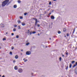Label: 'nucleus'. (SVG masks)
Returning a JSON list of instances; mask_svg holds the SVG:
<instances>
[{"instance_id":"nucleus-1","label":"nucleus","mask_w":77,"mask_h":77,"mask_svg":"<svg viewBox=\"0 0 77 77\" xmlns=\"http://www.w3.org/2000/svg\"><path fill=\"white\" fill-rule=\"evenodd\" d=\"M9 0H5L2 2V7H5L6 5H7V6L9 5Z\"/></svg>"},{"instance_id":"nucleus-2","label":"nucleus","mask_w":77,"mask_h":77,"mask_svg":"<svg viewBox=\"0 0 77 77\" xmlns=\"http://www.w3.org/2000/svg\"><path fill=\"white\" fill-rule=\"evenodd\" d=\"M23 70L22 69L20 68L18 69V71L19 73H21L23 72Z\"/></svg>"},{"instance_id":"nucleus-3","label":"nucleus","mask_w":77,"mask_h":77,"mask_svg":"<svg viewBox=\"0 0 77 77\" xmlns=\"http://www.w3.org/2000/svg\"><path fill=\"white\" fill-rule=\"evenodd\" d=\"M33 20H35V25L36 26V24H37V23H38V20H37V19H35V18H33Z\"/></svg>"},{"instance_id":"nucleus-4","label":"nucleus","mask_w":77,"mask_h":77,"mask_svg":"<svg viewBox=\"0 0 77 77\" xmlns=\"http://www.w3.org/2000/svg\"><path fill=\"white\" fill-rule=\"evenodd\" d=\"M32 33H33V34H35V33H36V32L34 31V32H30V35H31V34H32Z\"/></svg>"},{"instance_id":"nucleus-5","label":"nucleus","mask_w":77,"mask_h":77,"mask_svg":"<svg viewBox=\"0 0 77 77\" xmlns=\"http://www.w3.org/2000/svg\"><path fill=\"white\" fill-rule=\"evenodd\" d=\"M51 18L52 20H54V17L53 16H51Z\"/></svg>"},{"instance_id":"nucleus-6","label":"nucleus","mask_w":77,"mask_h":77,"mask_svg":"<svg viewBox=\"0 0 77 77\" xmlns=\"http://www.w3.org/2000/svg\"><path fill=\"white\" fill-rule=\"evenodd\" d=\"M14 68L15 70H17V69H18V67H17V66H15Z\"/></svg>"},{"instance_id":"nucleus-7","label":"nucleus","mask_w":77,"mask_h":77,"mask_svg":"<svg viewBox=\"0 0 77 77\" xmlns=\"http://www.w3.org/2000/svg\"><path fill=\"white\" fill-rule=\"evenodd\" d=\"M26 55H29V51H27L26 52Z\"/></svg>"},{"instance_id":"nucleus-8","label":"nucleus","mask_w":77,"mask_h":77,"mask_svg":"<svg viewBox=\"0 0 77 77\" xmlns=\"http://www.w3.org/2000/svg\"><path fill=\"white\" fill-rule=\"evenodd\" d=\"M23 60H24V62H27V60L25 59V58H24Z\"/></svg>"},{"instance_id":"nucleus-9","label":"nucleus","mask_w":77,"mask_h":77,"mask_svg":"<svg viewBox=\"0 0 77 77\" xmlns=\"http://www.w3.org/2000/svg\"><path fill=\"white\" fill-rule=\"evenodd\" d=\"M15 59H18V55H16V56H15Z\"/></svg>"},{"instance_id":"nucleus-10","label":"nucleus","mask_w":77,"mask_h":77,"mask_svg":"<svg viewBox=\"0 0 77 77\" xmlns=\"http://www.w3.org/2000/svg\"><path fill=\"white\" fill-rule=\"evenodd\" d=\"M75 72L76 74H77V68L75 69Z\"/></svg>"},{"instance_id":"nucleus-11","label":"nucleus","mask_w":77,"mask_h":77,"mask_svg":"<svg viewBox=\"0 0 77 77\" xmlns=\"http://www.w3.org/2000/svg\"><path fill=\"white\" fill-rule=\"evenodd\" d=\"M1 27H4V24H1Z\"/></svg>"},{"instance_id":"nucleus-12","label":"nucleus","mask_w":77,"mask_h":77,"mask_svg":"<svg viewBox=\"0 0 77 77\" xmlns=\"http://www.w3.org/2000/svg\"><path fill=\"white\" fill-rule=\"evenodd\" d=\"M17 2L18 3H21V1L20 0H18V1H17Z\"/></svg>"},{"instance_id":"nucleus-13","label":"nucleus","mask_w":77,"mask_h":77,"mask_svg":"<svg viewBox=\"0 0 77 77\" xmlns=\"http://www.w3.org/2000/svg\"><path fill=\"white\" fill-rule=\"evenodd\" d=\"M17 5H14V8H17Z\"/></svg>"},{"instance_id":"nucleus-14","label":"nucleus","mask_w":77,"mask_h":77,"mask_svg":"<svg viewBox=\"0 0 77 77\" xmlns=\"http://www.w3.org/2000/svg\"><path fill=\"white\" fill-rule=\"evenodd\" d=\"M22 26H25V23H22Z\"/></svg>"},{"instance_id":"nucleus-15","label":"nucleus","mask_w":77,"mask_h":77,"mask_svg":"<svg viewBox=\"0 0 77 77\" xmlns=\"http://www.w3.org/2000/svg\"><path fill=\"white\" fill-rule=\"evenodd\" d=\"M13 32H15L16 31V29L15 28H14L13 29Z\"/></svg>"},{"instance_id":"nucleus-16","label":"nucleus","mask_w":77,"mask_h":77,"mask_svg":"<svg viewBox=\"0 0 77 77\" xmlns=\"http://www.w3.org/2000/svg\"><path fill=\"white\" fill-rule=\"evenodd\" d=\"M27 13H25L24 14V15H25V16H26V15H27Z\"/></svg>"},{"instance_id":"nucleus-17","label":"nucleus","mask_w":77,"mask_h":77,"mask_svg":"<svg viewBox=\"0 0 77 77\" xmlns=\"http://www.w3.org/2000/svg\"><path fill=\"white\" fill-rule=\"evenodd\" d=\"M72 66V65L71 64L70 65H69V68H71V67Z\"/></svg>"},{"instance_id":"nucleus-18","label":"nucleus","mask_w":77,"mask_h":77,"mask_svg":"<svg viewBox=\"0 0 77 77\" xmlns=\"http://www.w3.org/2000/svg\"><path fill=\"white\" fill-rule=\"evenodd\" d=\"M63 31L64 32H65V31H66V29H65V28H64V29H63Z\"/></svg>"},{"instance_id":"nucleus-19","label":"nucleus","mask_w":77,"mask_h":77,"mask_svg":"<svg viewBox=\"0 0 77 77\" xmlns=\"http://www.w3.org/2000/svg\"><path fill=\"white\" fill-rule=\"evenodd\" d=\"M10 54L11 55H12V52H10Z\"/></svg>"},{"instance_id":"nucleus-20","label":"nucleus","mask_w":77,"mask_h":77,"mask_svg":"<svg viewBox=\"0 0 77 77\" xmlns=\"http://www.w3.org/2000/svg\"><path fill=\"white\" fill-rule=\"evenodd\" d=\"M61 33V32H60V31H58V33H59V34H60Z\"/></svg>"},{"instance_id":"nucleus-21","label":"nucleus","mask_w":77,"mask_h":77,"mask_svg":"<svg viewBox=\"0 0 77 77\" xmlns=\"http://www.w3.org/2000/svg\"><path fill=\"white\" fill-rule=\"evenodd\" d=\"M20 19H23V16H21V17L20 16Z\"/></svg>"},{"instance_id":"nucleus-22","label":"nucleus","mask_w":77,"mask_h":77,"mask_svg":"<svg viewBox=\"0 0 77 77\" xmlns=\"http://www.w3.org/2000/svg\"><path fill=\"white\" fill-rule=\"evenodd\" d=\"M19 38V36H18V35H17L16 36L17 38Z\"/></svg>"},{"instance_id":"nucleus-23","label":"nucleus","mask_w":77,"mask_h":77,"mask_svg":"<svg viewBox=\"0 0 77 77\" xmlns=\"http://www.w3.org/2000/svg\"><path fill=\"white\" fill-rule=\"evenodd\" d=\"M13 62L14 63H15V62H16V60H14L13 61Z\"/></svg>"},{"instance_id":"nucleus-24","label":"nucleus","mask_w":77,"mask_h":77,"mask_svg":"<svg viewBox=\"0 0 77 77\" xmlns=\"http://www.w3.org/2000/svg\"><path fill=\"white\" fill-rule=\"evenodd\" d=\"M72 63L73 64L74 63H75V61H73L72 62Z\"/></svg>"},{"instance_id":"nucleus-25","label":"nucleus","mask_w":77,"mask_h":77,"mask_svg":"<svg viewBox=\"0 0 77 77\" xmlns=\"http://www.w3.org/2000/svg\"><path fill=\"white\" fill-rule=\"evenodd\" d=\"M76 66V65L74 64L73 66V68H74Z\"/></svg>"},{"instance_id":"nucleus-26","label":"nucleus","mask_w":77,"mask_h":77,"mask_svg":"<svg viewBox=\"0 0 77 77\" xmlns=\"http://www.w3.org/2000/svg\"><path fill=\"white\" fill-rule=\"evenodd\" d=\"M20 23H21V22H20V20H19L18 22V23H19V24H20Z\"/></svg>"},{"instance_id":"nucleus-27","label":"nucleus","mask_w":77,"mask_h":77,"mask_svg":"<svg viewBox=\"0 0 77 77\" xmlns=\"http://www.w3.org/2000/svg\"><path fill=\"white\" fill-rule=\"evenodd\" d=\"M14 48L13 47H11V50H14Z\"/></svg>"},{"instance_id":"nucleus-28","label":"nucleus","mask_w":77,"mask_h":77,"mask_svg":"<svg viewBox=\"0 0 77 77\" xmlns=\"http://www.w3.org/2000/svg\"><path fill=\"white\" fill-rule=\"evenodd\" d=\"M68 66H66V69H68Z\"/></svg>"},{"instance_id":"nucleus-29","label":"nucleus","mask_w":77,"mask_h":77,"mask_svg":"<svg viewBox=\"0 0 77 77\" xmlns=\"http://www.w3.org/2000/svg\"><path fill=\"white\" fill-rule=\"evenodd\" d=\"M29 43H26V45H29Z\"/></svg>"},{"instance_id":"nucleus-30","label":"nucleus","mask_w":77,"mask_h":77,"mask_svg":"<svg viewBox=\"0 0 77 77\" xmlns=\"http://www.w3.org/2000/svg\"><path fill=\"white\" fill-rule=\"evenodd\" d=\"M18 29H21V28H20V26H18Z\"/></svg>"},{"instance_id":"nucleus-31","label":"nucleus","mask_w":77,"mask_h":77,"mask_svg":"<svg viewBox=\"0 0 77 77\" xmlns=\"http://www.w3.org/2000/svg\"><path fill=\"white\" fill-rule=\"evenodd\" d=\"M51 2H50L49 3V5H51Z\"/></svg>"},{"instance_id":"nucleus-32","label":"nucleus","mask_w":77,"mask_h":77,"mask_svg":"<svg viewBox=\"0 0 77 77\" xmlns=\"http://www.w3.org/2000/svg\"><path fill=\"white\" fill-rule=\"evenodd\" d=\"M1 45L2 46L3 45L1 44V45H0V49H1V48H2V47H1Z\"/></svg>"},{"instance_id":"nucleus-33","label":"nucleus","mask_w":77,"mask_h":77,"mask_svg":"<svg viewBox=\"0 0 77 77\" xmlns=\"http://www.w3.org/2000/svg\"><path fill=\"white\" fill-rule=\"evenodd\" d=\"M75 32V29H74L73 31V33H74Z\"/></svg>"},{"instance_id":"nucleus-34","label":"nucleus","mask_w":77,"mask_h":77,"mask_svg":"<svg viewBox=\"0 0 77 77\" xmlns=\"http://www.w3.org/2000/svg\"><path fill=\"white\" fill-rule=\"evenodd\" d=\"M66 55H68V53L66 52Z\"/></svg>"},{"instance_id":"nucleus-35","label":"nucleus","mask_w":77,"mask_h":77,"mask_svg":"<svg viewBox=\"0 0 77 77\" xmlns=\"http://www.w3.org/2000/svg\"><path fill=\"white\" fill-rule=\"evenodd\" d=\"M66 35L67 36H69V34L67 33Z\"/></svg>"},{"instance_id":"nucleus-36","label":"nucleus","mask_w":77,"mask_h":77,"mask_svg":"<svg viewBox=\"0 0 77 77\" xmlns=\"http://www.w3.org/2000/svg\"><path fill=\"white\" fill-rule=\"evenodd\" d=\"M3 41H5V40H6V38H3Z\"/></svg>"},{"instance_id":"nucleus-37","label":"nucleus","mask_w":77,"mask_h":77,"mask_svg":"<svg viewBox=\"0 0 77 77\" xmlns=\"http://www.w3.org/2000/svg\"><path fill=\"white\" fill-rule=\"evenodd\" d=\"M61 59H62V58H61V57H60V61H61Z\"/></svg>"},{"instance_id":"nucleus-38","label":"nucleus","mask_w":77,"mask_h":77,"mask_svg":"<svg viewBox=\"0 0 77 77\" xmlns=\"http://www.w3.org/2000/svg\"><path fill=\"white\" fill-rule=\"evenodd\" d=\"M38 27H40V25L39 24L37 25Z\"/></svg>"},{"instance_id":"nucleus-39","label":"nucleus","mask_w":77,"mask_h":77,"mask_svg":"<svg viewBox=\"0 0 77 77\" xmlns=\"http://www.w3.org/2000/svg\"><path fill=\"white\" fill-rule=\"evenodd\" d=\"M14 35V33H11V35L13 36V35Z\"/></svg>"},{"instance_id":"nucleus-40","label":"nucleus","mask_w":77,"mask_h":77,"mask_svg":"<svg viewBox=\"0 0 77 77\" xmlns=\"http://www.w3.org/2000/svg\"><path fill=\"white\" fill-rule=\"evenodd\" d=\"M17 25H14V27H17Z\"/></svg>"},{"instance_id":"nucleus-41","label":"nucleus","mask_w":77,"mask_h":77,"mask_svg":"<svg viewBox=\"0 0 77 77\" xmlns=\"http://www.w3.org/2000/svg\"><path fill=\"white\" fill-rule=\"evenodd\" d=\"M75 65H77V62L75 63Z\"/></svg>"},{"instance_id":"nucleus-42","label":"nucleus","mask_w":77,"mask_h":77,"mask_svg":"<svg viewBox=\"0 0 77 77\" xmlns=\"http://www.w3.org/2000/svg\"><path fill=\"white\" fill-rule=\"evenodd\" d=\"M31 54V52H30V51H29V54Z\"/></svg>"},{"instance_id":"nucleus-43","label":"nucleus","mask_w":77,"mask_h":77,"mask_svg":"<svg viewBox=\"0 0 77 77\" xmlns=\"http://www.w3.org/2000/svg\"><path fill=\"white\" fill-rule=\"evenodd\" d=\"M50 9H48V11H50Z\"/></svg>"},{"instance_id":"nucleus-44","label":"nucleus","mask_w":77,"mask_h":77,"mask_svg":"<svg viewBox=\"0 0 77 77\" xmlns=\"http://www.w3.org/2000/svg\"><path fill=\"white\" fill-rule=\"evenodd\" d=\"M51 13H50L49 14H48L49 15H51Z\"/></svg>"},{"instance_id":"nucleus-45","label":"nucleus","mask_w":77,"mask_h":77,"mask_svg":"<svg viewBox=\"0 0 77 77\" xmlns=\"http://www.w3.org/2000/svg\"><path fill=\"white\" fill-rule=\"evenodd\" d=\"M21 51H23V49L21 50Z\"/></svg>"},{"instance_id":"nucleus-46","label":"nucleus","mask_w":77,"mask_h":77,"mask_svg":"<svg viewBox=\"0 0 77 77\" xmlns=\"http://www.w3.org/2000/svg\"><path fill=\"white\" fill-rule=\"evenodd\" d=\"M2 77H5V75H3L2 76Z\"/></svg>"},{"instance_id":"nucleus-47","label":"nucleus","mask_w":77,"mask_h":77,"mask_svg":"<svg viewBox=\"0 0 77 77\" xmlns=\"http://www.w3.org/2000/svg\"><path fill=\"white\" fill-rule=\"evenodd\" d=\"M62 56H63V57H64V55H62Z\"/></svg>"},{"instance_id":"nucleus-48","label":"nucleus","mask_w":77,"mask_h":77,"mask_svg":"<svg viewBox=\"0 0 77 77\" xmlns=\"http://www.w3.org/2000/svg\"><path fill=\"white\" fill-rule=\"evenodd\" d=\"M38 36H39L40 35H39V33H38Z\"/></svg>"},{"instance_id":"nucleus-49","label":"nucleus","mask_w":77,"mask_h":77,"mask_svg":"<svg viewBox=\"0 0 77 77\" xmlns=\"http://www.w3.org/2000/svg\"><path fill=\"white\" fill-rule=\"evenodd\" d=\"M57 0H53V1H56Z\"/></svg>"},{"instance_id":"nucleus-50","label":"nucleus","mask_w":77,"mask_h":77,"mask_svg":"<svg viewBox=\"0 0 77 77\" xmlns=\"http://www.w3.org/2000/svg\"><path fill=\"white\" fill-rule=\"evenodd\" d=\"M31 74H32H32H33V73H31Z\"/></svg>"},{"instance_id":"nucleus-51","label":"nucleus","mask_w":77,"mask_h":77,"mask_svg":"<svg viewBox=\"0 0 77 77\" xmlns=\"http://www.w3.org/2000/svg\"><path fill=\"white\" fill-rule=\"evenodd\" d=\"M77 48H75V50H76V49H77Z\"/></svg>"},{"instance_id":"nucleus-52","label":"nucleus","mask_w":77,"mask_h":77,"mask_svg":"<svg viewBox=\"0 0 77 77\" xmlns=\"http://www.w3.org/2000/svg\"><path fill=\"white\" fill-rule=\"evenodd\" d=\"M8 32H6V34H8Z\"/></svg>"},{"instance_id":"nucleus-53","label":"nucleus","mask_w":77,"mask_h":77,"mask_svg":"<svg viewBox=\"0 0 77 77\" xmlns=\"http://www.w3.org/2000/svg\"><path fill=\"white\" fill-rule=\"evenodd\" d=\"M49 39L51 40V38H50Z\"/></svg>"},{"instance_id":"nucleus-54","label":"nucleus","mask_w":77,"mask_h":77,"mask_svg":"<svg viewBox=\"0 0 77 77\" xmlns=\"http://www.w3.org/2000/svg\"><path fill=\"white\" fill-rule=\"evenodd\" d=\"M1 75H0V77H1Z\"/></svg>"},{"instance_id":"nucleus-55","label":"nucleus","mask_w":77,"mask_h":77,"mask_svg":"<svg viewBox=\"0 0 77 77\" xmlns=\"http://www.w3.org/2000/svg\"><path fill=\"white\" fill-rule=\"evenodd\" d=\"M53 12V11H52V12Z\"/></svg>"},{"instance_id":"nucleus-56","label":"nucleus","mask_w":77,"mask_h":77,"mask_svg":"<svg viewBox=\"0 0 77 77\" xmlns=\"http://www.w3.org/2000/svg\"><path fill=\"white\" fill-rule=\"evenodd\" d=\"M28 31H29V30H28Z\"/></svg>"},{"instance_id":"nucleus-57","label":"nucleus","mask_w":77,"mask_h":77,"mask_svg":"<svg viewBox=\"0 0 77 77\" xmlns=\"http://www.w3.org/2000/svg\"><path fill=\"white\" fill-rule=\"evenodd\" d=\"M46 47H47V46H46Z\"/></svg>"}]
</instances>
